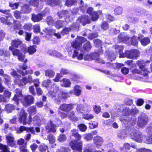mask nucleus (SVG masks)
Here are the masks:
<instances>
[{
  "instance_id": "1",
  "label": "nucleus",
  "mask_w": 152,
  "mask_h": 152,
  "mask_svg": "<svg viewBox=\"0 0 152 152\" xmlns=\"http://www.w3.org/2000/svg\"><path fill=\"white\" fill-rule=\"evenodd\" d=\"M15 94L12 100L16 102L17 105H19V101L22 97H23V99H21L22 103L25 107L28 106L34 102V98L32 96L28 95L23 96L22 94V91L21 89L19 88L16 89L15 90Z\"/></svg>"
},
{
  "instance_id": "2",
  "label": "nucleus",
  "mask_w": 152,
  "mask_h": 152,
  "mask_svg": "<svg viewBox=\"0 0 152 152\" xmlns=\"http://www.w3.org/2000/svg\"><path fill=\"white\" fill-rule=\"evenodd\" d=\"M86 40L83 37H78L76 38L75 41H73L71 43V45L74 49L72 50V57L73 58H75L77 57V58L78 60H81L83 58V54L82 53L79 54L78 51H79V47L80 46L81 43L85 42ZM72 50L70 51L69 52V53L70 54V52H72Z\"/></svg>"
},
{
  "instance_id": "3",
  "label": "nucleus",
  "mask_w": 152,
  "mask_h": 152,
  "mask_svg": "<svg viewBox=\"0 0 152 152\" xmlns=\"http://www.w3.org/2000/svg\"><path fill=\"white\" fill-rule=\"evenodd\" d=\"M130 136L131 139L134 141L138 142H144L145 136L142 133L136 130H131L130 132Z\"/></svg>"
},
{
  "instance_id": "4",
  "label": "nucleus",
  "mask_w": 152,
  "mask_h": 152,
  "mask_svg": "<svg viewBox=\"0 0 152 152\" xmlns=\"http://www.w3.org/2000/svg\"><path fill=\"white\" fill-rule=\"evenodd\" d=\"M16 109L18 110H19L20 109V112L19 113V116L18 117L19 121L20 122H22L24 125H26V124H30L31 123V120L29 121H26V115L27 113H25V110L21 108H20L19 107L16 108Z\"/></svg>"
},
{
  "instance_id": "5",
  "label": "nucleus",
  "mask_w": 152,
  "mask_h": 152,
  "mask_svg": "<svg viewBox=\"0 0 152 152\" xmlns=\"http://www.w3.org/2000/svg\"><path fill=\"white\" fill-rule=\"evenodd\" d=\"M149 120L147 115L145 114H142L138 118L137 125L140 128L145 127L148 124Z\"/></svg>"
},
{
  "instance_id": "6",
  "label": "nucleus",
  "mask_w": 152,
  "mask_h": 152,
  "mask_svg": "<svg viewBox=\"0 0 152 152\" xmlns=\"http://www.w3.org/2000/svg\"><path fill=\"white\" fill-rule=\"evenodd\" d=\"M70 145L73 150H77L78 151H74L73 152H82V142L80 141L77 142V140H74L70 142Z\"/></svg>"
},
{
  "instance_id": "7",
  "label": "nucleus",
  "mask_w": 152,
  "mask_h": 152,
  "mask_svg": "<svg viewBox=\"0 0 152 152\" xmlns=\"http://www.w3.org/2000/svg\"><path fill=\"white\" fill-rule=\"evenodd\" d=\"M87 13L91 16V19L93 21L96 20L98 18L99 15L102 14V11L100 10L97 12L93 11V9L91 7L88 9Z\"/></svg>"
},
{
  "instance_id": "8",
  "label": "nucleus",
  "mask_w": 152,
  "mask_h": 152,
  "mask_svg": "<svg viewBox=\"0 0 152 152\" xmlns=\"http://www.w3.org/2000/svg\"><path fill=\"white\" fill-rule=\"evenodd\" d=\"M76 110L79 113H86L90 111V107L88 105L83 106L81 104H78L76 107Z\"/></svg>"
},
{
  "instance_id": "9",
  "label": "nucleus",
  "mask_w": 152,
  "mask_h": 152,
  "mask_svg": "<svg viewBox=\"0 0 152 152\" xmlns=\"http://www.w3.org/2000/svg\"><path fill=\"white\" fill-rule=\"evenodd\" d=\"M70 96L69 93H64L60 91L55 100L56 102L59 104L62 99H65Z\"/></svg>"
},
{
  "instance_id": "10",
  "label": "nucleus",
  "mask_w": 152,
  "mask_h": 152,
  "mask_svg": "<svg viewBox=\"0 0 152 152\" xmlns=\"http://www.w3.org/2000/svg\"><path fill=\"white\" fill-rule=\"evenodd\" d=\"M146 131L150 137H146L144 142L148 144H152V125L147 127Z\"/></svg>"
},
{
  "instance_id": "11",
  "label": "nucleus",
  "mask_w": 152,
  "mask_h": 152,
  "mask_svg": "<svg viewBox=\"0 0 152 152\" xmlns=\"http://www.w3.org/2000/svg\"><path fill=\"white\" fill-rule=\"evenodd\" d=\"M137 64L139 66L140 69L145 72L143 75L144 76H147L148 72L147 69L145 67V62L142 60L139 61H137Z\"/></svg>"
},
{
  "instance_id": "12",
  "label": "nucleus",
  "mask_w": 152,
  "mask_h": 152,
  "mask_svg": "<svg viewBox=\"0 0 152 152\" xmlns=\"http://www.w3.org/2000/svg\"><path fill=\"white\" fill-rule=\"evenodd\" d=\"M73 108V104H64L60 105L59 110L65 112H68Z\"/></svg>"
},
{
  "instance_id": "13",
  "label": "nucleus",
  "mask_w": 152,
  "mask_h": 152,
  "mask_svg": "<svg viewBox=\"0 0 152 152\" xmlns=\"http://www.w3.org/2000/svg\"><path fill=\"white\" fill-rule=\"evenodd\" d=\"M56 125L53 124L52 122L50 121L47 126L45 127L46 130L48 133L50 132H55L56 131Z\"/></svg>"
},
{
  "instance_id": "14",
  "label": "nucleus",
  "mask_w": 152,
  "mask_h": 152,
  "mask_svg": "<svg viewBox=\"0 0 152 152\" xmlns=\"http://www.w3.org/2000/svg\"><path fill=\"white\" fill-rule=\"evenodd\" d=\"M94 142L97 148L100 147L104 142L103 138L99 136H96L94 137Z\"/></svg>"
},
{
  "instance_id": "15",
  "label": "nucleus",
  "mask_w": 152,
  "mask_h": 152,
  "mask_svg": "<svg viewBox=\"0 0 152 152\" xmlns=\"http://www.w3.org/2000/svg\"><path fill=\"white\" fill-rule=\"evenodd\" d=\"M22 43V41L19 39H17L12 40L11 43V46L9 47V49L10 50H12L14 47L18 48V46L20 45Z\"/></svg>"
},
{
  "instance_id": "16",
  "label": "nucleus",
  "mask_w": 152,
  "mask_h": 152,
  "mask_svg": "<svg viewBox=\"0 0 152 152\" xmlns=\"http://www.w3.org/2000/svg\"><path fill=\"white\" fill-rule=\"evenodd\" d=\"M6 138L8 145L11 147H14L15 145V142L14 140V138L12 134H7L6 135Z\"/></svg>"
},
{
  "instance_id": "17",
  "label": "nucleus",
  "mask_w": 152,
  "mask_h": 152,
  "mask_svg": "<svg viewBox=\"0 0 152 152\" xmlns=\"http://www.w3.org/2000/svg\"><path fill=\"white\" fill-rule=\"evenodd\" d=\"M119 42H128L129 40V37L124 33H121L118 37Z\"/></svg>"
},
{
  "instance_id": "18",
  "label": "nucleus",
  "mask_w": 152,
  "mask_h": 152,
  "mask_svg": "<svg viewBox=\"0 0 152 152\" xmlns=\"http://www.w3.org/2000/svg\"><path fill=\"white\" fill-rule=\"evenodd\" d=\"M75 26L74 23L72 24L69 27H65L63 28L61 31V34L64 35L65 34H68L69 32L72 30H75V31H78V30H76L75 29Z\"/></svg>"
},
{
  "instance_id": "19",
  "label": "nucleus",
  "mask_w": 152,
  "mask_h": 152,
  "mask_svg": "<svg viewBox=\"0 0 152 152\" xmlns=\"http://www.w3.org/2000/svg\"><path fill=\"white\" fill-rule=\"evenodd\" d=\"M69 13L66 10H64L60 11L57 13V15L59 18H64L65 19V21L67 22L66 20V17H69Z\"/></svg>"
},
{
  "instance_id": "20",
  "label": "nucleus",
  "mask_w": 152,
  "mask_h": 152,
  "mask_svg": "<svg viewBox=\"0 0 152 152\" xmlns=\"http://www.w3.org/2000/svg\"><path fill=\"white\" fill-rule=\"evenodd\" d=\"M33 79L31 76L28 75L27 77H23L20 80V81L23 83L25 85H26L27 83H32L33 80Z\"/></svg>"
},
{
  "instance_id": "21",
  "label": "nucleus",
  "mask_w": 152,
  "mask_h": 152,
  "mask_svg": "<svg viewBox=\"0 0 152 152\" xmlns=\"http://www.w3.org/2000/svg\"><path fill=\"white\" fill-rule=\"evenodd\" d=\"M42 18V15L40 13L37 15L34 14L32 15L31 19L34 22H39L41 20Z\"/></svg>"
},
{
  "instance_id": "22",
  "label": "nucleus",
  "mask_w": 152,
  "mask_h": 152,
  "mask_svg": "<svg viewBox=\"0 0 152 152\" xmlns=\"http://www.w3.org/2000/svg\"><path fill=\"white\" fill-rule=\"evenodd\" d=\"M11 75L13 77H14L15 78H18V79H16V80H15L14 81H15V83L16 84H18L19 86L20 87L23 86V85L22 83H18V82H17L18 80H20V79L19 78V77H20V76H19L17 74L15 70L13 69L12 71L11 72Z\"/></svg>"
},
{
  "instance_id": "23",
  "label": "nucleus",
  "mask_w": 152,
  "mask_h": 152,
  "mask_svg": "<svg viewBox=\"0 0 152 152\" xmlns=\"http://www.w3.org/2000/svg\"><path fill=\"white\" fill-rule=\"evenodd\" d=\"M61 0H47V4L51 6L59 5L61 2Z\"/></svg>"
},
{
  "instance_id": "24",
  "label": "nucleus",
  "mask_w": 152,
  "mask_h": 152,
  "mask_svg": "<svg viewBox=\"0 0 152 152\" xmlns=\"http://www.w3.org/2000/svg\"><path fill=\"white\" fill-rule=\"evenodd\" d=\"M61 82L62 83L61 84V86H62L65 87H69L71 84L70 80L67 78L63 79L61 81Z\"/></svg>"
},
{
  "instance_id": "25",
  "label": "nucleus",
  "mask_w": 152,
  "mask_h": 152,
  "mask_svg": "<svg viewBox=\"0 0 152 152\" xmlns=\"http://www.w3.org/2000/svg\"><path fill=\"white\" fill-rule=\"evenodd\" d=\"M36 46L33 45L26 48L25 49L27 51H26L24 52L25 53L27 52L30 55L33 54L36 51Z\"/></svg>"
},
{
  "instance_id": "26",
  "label": "nucleus",
  "mask_w": 152,
  "mask_h": 152,
  "mask_svg": "<svg viewBox=\"0 0 152 152\" xmlns=\"http://www.w3.org/2000/svg\"><path fill=\"white\" fill-rule=\"evenodd\" d=\"M67 117L69 119L72 121L78 120L77 117L75 115V112L73 111H71L67 113Z\"/></svg>"
},
{
  "instance_id": "27",
  "label": "nucleus",
  "mask_w": 152,
  "mask_h": 152,
  "mask_svg": "<svg viewBox=\"0 0 152 152\" xmlns=\"http://www.w3.org/2000/svg\"><path fill=\"white\" fill-rule=\"evenodd\" d=\"M81 88L78 85H76L75 86L74 89V94L76 96H80L81 92Z\"/></svg>"
},
{
  "instance_id": "28",
  "label": "nucleus",
  "mask_w": 152,
  "mask_h": 152,
  "mask_svg": "<svg viewBox=\"0 0 152 152\" xmlns=\"http://www.w3.org/2000/svg\"><path fill=\"white\" fill-rule=\"evenodd\" d=\"M71 132L72 136H74L78 140H80L81 139L82 136L78 133L77 130L73 129L71 130Z\"/></svg>"
},
{
  "instance_id": "29",
  "label": "nucleus",
  "mask_w": 152,
  "mask_h": 152,
  "mask_svg": "<svg viewBox=\"0 0 152 152\" xmlns=\"http://www.w3.org/2000/svg\"><path fill=\"white\" fill-rule=\"evenodd\" d=\"M42 85L43 86L47 88H49L54 85V83H53L51 80H44L42 83Z\"/></svg>"
},
{
  "instance_id": "30",
  "label": "nucleus",
  "mask_w": 152,
  "mask_h": 152,
  "mask_svg": "<svg viewBox=\"0 0 152 152\" xmlns=\"http://www.w3.org/2000/svg\"><path fill=\"white\" fill-rule=\"evenodd\" d=\"M84 17H85V15L79 17L77 20L76 23H75V28L76 30H78L79 26V23H82V20H84V19L83 18Z\"/></svg>"
},
{
  "instance_id": "31",
  "label": "nucleus",
  "mask_w": 152,
  "mask_h": 152,
  "mask_svg": "<svg viewBox=\"0 0 152 152\" xmlns=\"http://www.w3.org/2000/svg\"><path fill=\"white\" fill-rule=\"evenodd\" d=\"M22 11L25 13H28L30 12L31 11V9L28 5H24L22 7Z\"/></svg>"
},
{
  "instance_id": "32",
  "label": "nucleus",
  "mask_w": 152,
  "mask_h": 152,
  "mask_svg": "<svg viewBox=\"0 0 152 152\" xmlns=\"http://www.w3.org/2000/svg\"><path fill=\"white\" fill-rule=\"evenodd\" d=\"M45 74L46 76L52 77L54 76L55 73L53 70L47 69L45 71Z\"/></svg>"
},
{
  "instance_id": "33",
  "label": "nucleus",
  "mask_w": 152,
  "mask_h": 152,
  "mask_svg": "<svg viewBox=\"0 0 152 152\" xmlns=\"http://www.w3.org/2000/svg\"><path fill=\"white\" fill-rule=\"evenodd\" d=\"M150 39L148 37H145L142 39L140 40L141 44L144 46L147 45L150 43Z\"/></svg>"
},
{
  "instance_id": "34",
  "label": "nucleus",
  "mask_w": 152,
  "mask_h": 152,
  "mask_svg": "<svg viewBox=\"0 0 152 152\" xmlns=\"http://www.w3.org/2000/svg\"><path fill=\"white\" fill-rule=\"evenodd\" d=\"M15 108L14 105L12 104H8L6 105L5 110L7 112L10 113L14 110Z\"/></svg>"
},
{
  "instance_id": "35",
  "label": "nucleus",
  "mask_w": 152,
  "mask_h": 152,
  "mask_svg": "<svg viewBox=\"0 0 152 152\" xmlns=\"http://www.w3.org/2000/svg\"><path fill=\"white\" fill-rule=\"evenodd\" d=\"M132 50H127L125 51L124 54L121 57H126L127 58L132 59L133 56H132Z\"/></svg>"
},
{
  "instance_id": "36",
  "label": "nucleus",
  "mask_w": 152,
  "mask_h": 152,
  "mask_svg": "<svg viewBox=\"0 0 152 152\" xmlns=\"http://www.w3.org/2000/svg\"><path fill=\"white\" fill-rule=\"evenodd\" d=\"M87 7V5L86 4H84V2L82 0H80V9L83 12H86Z\"/></svg>"
},
{
  "instance_id": "37",
  "label": "nucleus",
  "mask_w": 152,
  "mask_h": 152,
  "mask_svg": "<svg viewBox=\"0 0 152 152\" xmlns=\"http://www.w3.org/2000/svg\"><path fill=\"white\" fill-rule=\"evenodd\" d=\"M18 57V59L20 61L24 62L25 63L27 62L28 60L27 59L25 60V55L24 54L21 53Z\"/></svg>"
},
{
  "instance_id": "38",
  "label": "nucleus",
  "mask_w": 152,
  "mask_h": 152,
  "mask_svg": "<svg viewBox=\"0 0 152 152\" xmlns=\"http://www.w3.org/2000/svg\"><path fill=\"white\" fill-rule=\"evenodd\" d=\"M127 135V132L125 130H124L118 133V136L119 138L123 139L126 137Z\"/></svg>"
},
{
  "instance_id": "39",
  "label": "nucleus",
  "mask_w": 152,
  "mask_h": 152,
  "mask_svg": "<svg viewBox=\"0 0 152 152\" xmlns=\"http://www.w3.org/2000/svg\"><path fill=\"white\" fill-rule=\"evenodd\" d=\"M10 55V52L8 51L3 50H0V55L4 57H8Z\"/></svg>"
},
{
  "instance_id": "40",
  "label": "nucleus",
  "mask_w": 152,
  "mask_h": 152,
  "mask_svg": "<svg viewBox=\"0 0 152 152\" xmlns=\"http://www.w3.org/2000/svg\"><path fill=\"white\" fill-rule=\"evenodd\" d=\"M28 111L30 115H34L36 113V108L35 106H33L28 108Z\"/></svg>"
},
{
  "instance_id": "41",
  "label": "nucleus",
  "mask_w": 152,
  "mask_h": 152,
  "mask_svg": "<svg viewBox=\"0 0 152 152\" xmlns=\"http://www.w3.org/2000/svg\"><path fill=\"white\" fill-rule=\"evenodd\" d=\"M19 5V2L13 3L12 2L9 3V6L12 8V9H15L18 8Z\"/></svg>"
},
{
  "instance_id": "42",
  "label": "nucleus",
  "mask_w": 152,
  "mask_h": 152,
  "mask_svg": "<svg viewBox=\"0 0 152 152\" xmlns=\"http://www.w3.org/2000/svg\"><path fill=\"white\" fill-rule=\"evenodd\" d=\"M83 18L84 19V20H82V23L83 26L85 25L87 23H90V18L88 16L85 15V17H84Z\"/></svg>"
},
{
  "instance_id": "43",
  "label": "nucleus",
  "mask_w": 152,
  "mask_h": 152,
  "mask_svg": "<svg viewBox=\"0 0 152 152\" xmlns=\"http://www.w3.org/2000/svg\"><path fill=\"white\" fill-rule=\"evenodd\" d=\"M77 0H66L65 5L67 6L70 7L76 3Z\"/></svg>"
},
{
  "instance_id": "44",
  "label": "nucleus",
  "mask_w": 152,
  "mask_h": 152,
  "mask_svg": "<svg viewBox=\"0 0 152 152\" xmlns=\"http://www.w3.org/2000/svg\"><path fill=\"white\" fill-rule=\"evenodd\" d=\"M113 47L114 49L116 50V52H118L120 53V57H121L122 56L121 55V52L123 49V47L122 46H119L118 45H116L114 46Z\"/></svg>"
},
{
  "instance_id": "45",
  "label": "nucleus",
  "mask_w": 152,
  "mask_h": 152,
  "mask_svg": "<svg viewBox=\"0 0 152 152\" xmlns=\"http://www.w3.org/2000/svg\"><path fill=\"white\" fill-rule=\"evenodd\" d=\"M131 42L132 45L134 46H137L138 42L137 37L134 36L132 37Z\"/></svg>"
},
{
  "instance_id": "46",
  "label": "nucleus",
  "mask_w": 152,
  "mask_h": 152,
  "mask_svg": "<svg viewBox=\"0 0 152 152\" xmlns=\"http://www.w3.org/2000/svg\"><path fill=\"white\" fill-rule=\"evenodd\" d=\"M123 10L122 7H118L114 10L115 13L116 15H120L122 14Z\"/></svg>"
},
{
  "instance_id": "47",
  "label": "nucleus",
  "mask_w": 152,
  "mask_h": 152,
  "mask_svg": "<svg viewBox=\"0 0 152 152\" xmlns=\"http://www.w3.org/2000/svg\"><path fill=\"white\" fill-rule=\"evenodd\" d=\"M0 149L2 151L1 152H10L8 148L1 143L0 144Z\"/></svg>"
},
{
  "instance_id": "48",
  "label": "nucleus",
  "mask_w": 152,
  "mask_h": 152,
  "mask_svg": "<svg viewBox=\"0 0 152 152\" xmlns=\"http://www.w3.org/2000/svg\"><path fill=\"white\" fill-rule=\"evenodd\" d=\"M22 25L20 22L18 20L15 21L14 22V28L15 29H18L21 28Z\"/></svg>"
},
{
  "instance_id": "49",
  "label": "nucleus",
  "mask_w": 152,
  "mask_h": 152,
  "mask_svg": "<svg viewBox=\"0 0 152 152\" xmlns=\"http://www.w3.org/2000/svg\"><path fill=\"white\" fill-rule=\"evenodd\" d=\"M92 47L89 42H88L85 43L83 46L84 49L86 51H88L90 50Z\"/></svg>"
},
{
  "instance_id": "50",
  "label": "nucleus",
  "mask_w": 152,
  "mask_h": 152,
  "mask_svg": "<svg viewBox=\"0 0 152 152\" xmlns=\"http://www.w3.org/2000/svg\"><path fill=\"white\" fill-rule=\"evenodd\" d=\"M132 56H133V58H136L139 56L140 53L139 51L137 49L132 50Z\"/></svg>"
},
{
  "instance_id": "51",
  "label": "nucleus",
  "mask_w": 152,
  "mask_h": 152,
  "mask_svg": "<svg viewBox=\"0 0 152 152\" xmlns=\"http://www.w3.org/2000/svg\"><path fill=\"white\" fill-rule=\"evenodd\" d=\"M79 129L82 132H85L86 130L87 127L83 124H80L78 126Z\"/></svg>"
},
{
  "instance_id": "52",
  "label": "nucleus",
  "mask_w": 152,
  "mask_h": 152,
  "mask_svg": "<svg viewBox=\"0 0 152 152\" xmlns=\"http://www.w3.org/2000/svg\"><path fill=\"white\" fill-rule=\"evenodd\" d=\"M48 138L50 143H53L55 141V137L53 134H50L48 135Z\"/></svg>"
},
{
  "instance_id": "53",
  "label": "nucleus",
  "mask_w": 152,
  "mask_h": 152,
  "mask_svg": "<svg viewBox=\"0 0 152 152\" xmlns=\"http://www.w3.org/2000/svg\"><path fill=\"white\" fill-rule=\"evenodd\" d=\"M123 113L125 116H129L130 115V110L128 107H124L123 109Z\"/></svg>"
},
{
  "instance_id": "54",
  "label": "nucleus",
  "mask_w": 152,
  "mask_h": 152,
  "mask_svg": "<svg viewBox=\"0 0 152 152\" xmlns=\"http://www.w3.org/2000/svg\"><path fill=\"white\" fill-rule=\"evenodd\" d=\"M66 137L65 135L64 134H61L58 137L57 139L58 141L59 142H64L66 140Z\"/></svg>"
},
{
  "instance_id": "55",
  "label": "nucleus",
  "mask_w": 152,
  "mask_h": 152,
  "mask_svg": "<svg viewBox=\"0 0 152 152\" xmlns=\"http://www.w3.org/2000/svg\"><path fill=\"white\" fill-rule=\"evenodd\" d=\"M32 26V24L31 23H28L23 26V28L26 30L29 31L31 30Z\"/></svg>"
},
{
  "instance_id": "56",
  "label": "nucleus",
  "mask_w": 152,
  "mask_h": 152,
  "mask_svg": "<svg viewBox=\"0 0 152 152\" xmlns=\"http://www.w3.org/2000/svg\"><path fill=\"white\" fill-rule=\"evenodd\" d=\"M19 72L23 76H24L25 75L27 74H32L33 73V71L32 70L30 69L26 70L25 71V73L23 72L22 70H20L19 71Z\"/></svg>"
},
{
  "instance_id": "57",
  "label": "nucleus",
  "mask_w": 152,
  "mask_h": 152,
  "mask_svg": "<svg viewBox=\"0 0 152 152\" xmlns=\"http://www.w3.org/2000/svg\"><path fill=\"white\" fill-rule=\"evenodd\" d=\"M99 55L97 52L93 53L90 55L91 58L96 61L99 58Z\"/></svg>"
},
{
  "instance_id": "58",
  "label": "nucleus",
  "mask_w": 152,
  "mask_h": 152,
  "mask_svg": "<svg viewBox=\"0 0 152 152\" xmlns=\"http://www.w3.org/2000/svg\"><path fill=\"white\" fill-rule=\"evenodd\" d=\"M39 149L41 152H45L48 149V147L44 144H42L39 146Z\"/></svg>"
},
{
  "instance_id": "59",
  "label": "nucleus",
  "mask_w": 152,
  "mask_h": 152,
  "mask_svg": "<svg viewBox=\"0 0 152 152\" xmlns=\"http://www.w3.org/2000/svg\"><path fill=\"white\" fill-rule=\"evenodd\" d=\"M12 51V53L14 56H17L18 57L21 53L20 51L18 49L13 48L12 50H10Z\"/></svg>"
},
{
  "instance_id": "60",
  "label": "nucleus",
  "mask_w": 152,
  "mask_h": 152,
  "mask_svg": "<svg viewBox=\"0 0 152 152\" xmlns=\"http://www.w3.org/2000/svg\"><path fill=\"white\" fill-rule=\"evenodd\" d=\"M93 136L92 134L88 133L84 135V138L87 140H91Z\"/></svg>"
},
{
  "instance_id": "61",
  "label": "nucleus",
  "mask_w": 152,
  "mask_h": 152,
  "mask_svg": "<svg viewBox=\"0 0 152 152\" xmlns=\"http://www.w3.org/2000/svg\"><path fill=\"white\" fill-rule=\"evenodd\" d=\"M64 22L63 21L59 20L57 21L56 22V27L58 29H59L63 26V23Z\"/></svg>"
},
{
  "instance_id": "62",
  "label": "nucleus",
  "mask_w": 152,
  "mask_h": 152,
  "mask_svg": "<svg viewBox=\"0 0 152 152\" xmlns=\"http://www.w3.org/2000/svg\"><path fill=\"white\" fill-rule=\"evenodd\" d=\"M101 28L104 30H107L109 28V25L108 23L106 22H103Z\"/></svg>"
},
{
  "instance_id": "63",
  "label": "nucleus",
  "mask_w": 152,
  "mask_h": 152,
  "mask_svg": "<svg viewBox=\"0 0 152 152\" xmlns=\"http://www.w3.org/2000/svg\"><path fill=\"white\" fill-rule=\"evenodd\" d=\"M46 22L48 25H52L54 21L52 18L50 17H49L47 18Z\"/></svg>"
},
{
  "instance_id": "64",
  "label": "nucleus",
  "mask_w": 152,
  "mask_h": 152,
  "mask_svg": "<svg viewBox=\"0 0 152 152\" xmlns=\"http://www.w3.org/2000/svg\"><path fill=\"white\" fill-rule=\"evenodd\" d=\"M0 20L1 22L4 24H5L8 25H10L11 24V22H9L8 20L5 19L4 18H1L0 19Z\"/></svg>"
}]
</instances>
